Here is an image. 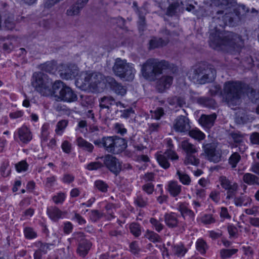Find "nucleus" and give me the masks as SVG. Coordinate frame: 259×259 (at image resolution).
Here are the masks:
<instances>
[{
  "instance_id": "nucleus-28",
  "label": "nucleus",
  "mask_w": 259,
  "mask_h": 259,
  "mask_svg": "<svg viewBox=\"0 0 259 259\" xmlns=\"http://www.w3.org/2000/svg\"><path fill=\"white\" fill-rule=\"evenodd\" d=\"M164 221L166 225L171 228L178 226L179 221L175 213H166L164 215Z\"/></svg>"
},
{
  "instance_id": "nucleus-38",
  "label": "nucleus",
  "mask_w": 259,
  "mask_h": 259,
  "mask_svg": "<svg viewBox=\"0 0 259 259\" xmlns=\"http://www.w3.org/2000/svg\"><path fill=\"white\" fill-rule=\"evenodd\" d=\"M177 175L179 177V179L180 181L183 184L185 185H189L191 183V178L187 174L180 171V170H178L177 172Z\"/></svg>"
},
{
  "instance_id": "nucleus-21",
  "label": "nucleus",
  "mask_w": 259,
  "mask_h": 259,
  "mask_svg": "<svg viewBox=\"0 0 259 259\" xmlns=\"http://www.w3.org/2000/svg\"><path fill=\"white\" fill-rule=\"evenodd\" d=\"M173 81V77L169 75L162 76L157 82L156 88L159 92L162 93L169 89Z\"/></svg>"
},
{
  "instance_id": "nucleus-7",
  "label": "nucleus",
  "mask_w": 259,
  "mask_h": 259,
  "mask_svg": "<svg viewBox=\"0 0 259 259\" xmlns=\"http://www.w3.org/2000/svg\"><path fill=\"white\" fill-rule=\"evenodd\" d=\"M114 74L127 81L134 79L136 70L132 64L127 63L125 60L117 58L113 67Z\"/></svg>"
},
{
  "instance_id": "nucleus-33",
  "label": "nucleus",
  "mask_w": 259,
  "mask_h": 259,
  "mask_svg": "<svg viewBox=\"0 0 259 259\" xmlns=\"http://www.w3.org/2000/svg\"><path fill=\"white\" fill-rule=\"evenodd\" d=\"M77 144L78 147L90 153L92 152L94 149V146L92 144L88 142L81 137L77 138Z\"/></svg>"
},
{
  "instance_id": "nucleus-37",
  "label": "nucleus",
  "mask_w": 259,
  "mask_h": 259,
  "mask_svg": "<svg viewBox=\"0 0 259 259\" xmlns=\"http://www.w3.org/2000/svg\"><path fill=\"white\" fill-rule=\"evenodd\" d=\"M147 6L148 3H145L142 7L138 8L137 3L135 2L133 3L134 10L138 14L139 17H140L141 16L145 17V15L148 13Z\"/></svg>"
},
{
  "instance_id": "nucleus-4",
  "label": "nucleus",
  "mask_w": 259,
  "mask_h": 259,
  "mask_svg": "<svg viewBox=\"0 0 259 259\" xmlns=\"http://www.w3.org/2000/svg\"><path fill=\"white\" fill-rule=\"evenodd\" d=\"M168 66V63L164 60L149 59L142 65L141 72L145 78L154 80L158 75L162 74L163 69H166Z\"/></svg>"
},
{
  "instance_id": "nucleus-25",
  "label": "nucleus",
  "mask_w": 259,
  "mask_h": 259,
  "mask_svg": "<svg viewBox=\"0 0 259 259\" xmlns=\"http://www.w3.org/2000/svg\"><path fill=\"white\" fill-rule=\"evenodd\" d=\"M113 146L112 153L117 154L126 148V143L124 139L115 136L114 137Z\"/></svg>"
},
{
  "instance_id": "nucleus-29",
  "label": "nucleus",
  "mask_w": 259,
  "mask_h": 259,
  "mask_svg": "<svg viewBox=\"0 0 259 259\" xmlns=\"http://www.w3.org/2000/svg\"><path fill=\"white\" fill-rule=\"evenodd\" d=\"M18 134L20 140L23 143H28L32 139L31 133L26 126L20 128L18 131Z\"/></svg>"
},
{
  "instance_id": "nucleus-51",
  "label": "nucleus",
  "mask_w": 259,
  "mask_h": 259,
  "mask_svg": "<svg viewBox=\"0 0 259 259\" xmlns=\"http://www.w3.org/2000/svg\"><path fill=\"white\" fill-rule=\"evenodd\" d=\"M150 222L158 232H160L163 229V225L159 221L154 218H151Z\"/></svg>"
},
{
  "instance_id": "nucleus-17",
  "label": "nucleus",
  "mask_w": 259,
  "mask_h": 259,
  "mask_svg": "<svg viewBox=\"0 0 259 259\" xmlns=\"http://www.w3.org/2000/svg\"><path fill=\"white\" fill-rule=\"evenodd\" d=\"M75 238L79 242L77 249V253L79 256L84 257L88 253L92 244V243L84 239V235L82 233L79 232L74 234Z\"/></svg>"
},
{
  "instance_id": "nucleus-52",
  "label": "nucleus",
  "mask_w": 259,
  "mask_h": 259,
  "mask_svg": "<svg viewBox=\"0 0 259 259\" xmlns=\"http://www.w3.org/2000/svg\"><path fill=\"white\" fill-rule=\"evenodd\" d=\"M231 136L234 142L233 144H238L244 141L243 135L239 133H232Z\"/></svg>"
},
{
  "instance_id": "nucleus-57",
  "label": "nucleus",
  "mask_w": 259,
  "mask_h": 259,
  "mask_svg": "<svg viewBox=\"0 0 259 259\" xmlns=\"http://www.w3.org/2000/svg\"><path fill=\"white\" fill-rule=\"evenodd\" d=\"M152 112V118L155 119H159L164 114V111L162 108H158L153 112Z\"/></svg>"
},
{
  "instance_id": "nucleus-27",
  "label": "nucleus",
  "mask_w": 259,
  "mask_h": 259,
  "mask_svg": "<svg viewBox=\"0 0 259 259\" xmlns=\"http://www.w3.org/2000/svg\"><path fill=\"white\" fill-rule=\"evenodd\" d=\"M168 41V38L162 39V38H157L156 37H153L149 41V49H154L155 48L162 47L166 46Z\"/></svg>"
},
{
  "instance_id": "nucleus-32",
  "label": "nucleus",
  "mask_w": 259,
  "mask_h": 259,
  "mask_svg": "<svg viewBox=\"0 0 259 259\" xmlns=\"http://www.w3.org/2000/svg\"><path fill=\"white\" fill-rule=\"evenodd\" d=\"M244 182L249 185L259 186V178L250 173H246L243 177Z\"/></svg>"
},
{
  "instance_id": "nucleus-8",
  "label": "nucleus",
  "mask_w": 259,
  "mask_h": 259,
  "mask_svg": "<svg viewBox=\"0 0 259 259\" xmlns=\"http://www.w3.org/2000/svg\"><path fill=\"white\" fill-rule=\"evenodd\" d=\"M100 110L99 114L104 120L110 119L111 118L112 107L116 105L124 108V104L120 101H116L113 97L110 96H105L99 99Z\"/></svg>"
},
{
  "instance_id": "nucleus-39",
  "label": "nucleus",
  "mask_w": 259,
  "mask_h": 259,
  "mask_svg": "<svg viewBox=\"0 0 259 259\" xmlns=\"http://www.w3.org/2000/svg\"><path fill=\"white\" fill-rule=\"evenodd\" d=\"M241 160V156L237 152H234L229 157V163L232 168L236 167L237 163Z\"/></svg>"
},
{
  "instance_id": "nucleus-45",
  "label": "nucleus",
  "mask_w": 259,
  "mask_h": 259,
  "mask_svg": "<svg viewBox=\"0 0 259 259\" xmlns=\"http://www.w3.org/2000/svg\"><path fill=\"white\" fill-rule=\"evenodd\" d=\"M104 216V214L97 210H92L90 213V219L93 222H97Z\"/></svg>"
},
{
  "instance_id": "nucleus-64",
  "label": "nucleus",
  "mask_w": 259,
  "mask_h": 259,
  "mask_svg": "<svg viewBox=\"0 0 259 259\" xmlns=\"http://www.w3.org/2000/svg\"><path fill=\"white\" fill-rule=\"evenodd\" d=\"M250 139L251 142L253 144H259V133H252L250 137Z\"/></svg>"
},
{
  "instance_id": "nucleus-30",
  "label": "nucleus",
  "mask_w": 259,
  "mask_h": 259,
  "mask_svg": "<svg viewBox=\"0 0 259 259\" xmlns=\"http://www.w3.org/2000/svg\"><path fill=\"white\" fill-rule=\"evenodd\" d=\"M181 186L177 182L170 181L168 183L167 190L171 195L176 197L181 193Z\"/></svg>"
},
{
  "instance_id": "nucleus-23",
  "label": "nucleus",
  "mask_w": 259,
  "mask_h": 259,
  "mask_svg": "<svg viewBox=\"0 0 259 259\" xmlns=\"http://www.w3.org/2000/svg\"><path fill=\"white\" fill-rule=\"evenodd\" d=\"M47 214L53 221L57 222L64 217L67 212L62 211L56 206H50L47 208Z\"/></svg>"
},
{
  "instance_id": "nucleus-11",
  "label": "nucleus",
  "mask_w": 259,
  "mask_h": 259,
  "mask_svg": "<svg viewBox=\"0 0 259 259\" xmlns=\"http://www.w3.org/2000/svg\"><path fill=\"white\" fill-rule=\"evenodd\" d=\"M249 9L248 8L246 7L244 5H239L237 9L234 10V11L232 12V16H226L225 19L220 21L221 25H225L226 24L227 20L229 22L236 23V25L243 18L244 16H245L247 13H249Z\"/></svg>"
},
{
  "instance_id": "nucleus-63",
  "label": "nucleus",
  "mask_w": 259,
  "mask_h": 259,
  "mask_svg": "<svg viewBox=\"0 0 259 259\" xmlns=\"http://www.w3.org/2000/svg\"><path fill=\"white\" fill-rule=\"evenodd\" d=\"M73 229V225L70 222H66L64 224L63 231L65 234L70 233Z\"/></svg>"
},
{
  "instance_id": "nucleus-42",
  "label": "nucleus",
  "mask_w": 259,
  "mask_h": 259,
  "mask_svg": "<svg viewBox=\"0 0 259 259\" xmlns=\"http://www.w3.org/2000/svg\"><path fill=\"white\" fill-rule=\"evenodd\" d=\"M130 230L132 234L136 237H139L141 234V227L136 223H133L130 225Z\"/></svg>"
},
{
  "instance_id": "nucleus-44",
  "label": "nucleus",
  "mask_w": 259,
  "mask_h": 259,
  "mask_svg": "<svg viewBox=\"0 0 259 259\" xmlns=\"http://www.w3.org/2000/svg\"><path fill=\"white\" fill-rule=\"evenodd\" d=\"M238 251L237 249H223L220 250V256L223 258L230 257L232 255L235 254Z\"/></svg>"
},
{
  "instance_id": "nucleus-31",
  "label": "nucleus",
  "mask_w": 259,
  "mask_h": 259,
  "mask_svg": "<svg viewBox=\"0 0 259 259\" xmlns=\"http://www.w3.org/2000/svg\"><path fill=\"white\" fill-rule=\"evenodd\" d=\"M234 201V204L237 206H241L242 205L247 206L250 204L251 199L246 195H243L242 194L241 196L235 197Z\"/></svg>"
},
{
  "instance_id": "nucleus-36",
  "label": "nucleus",
  "mask_w": 259,
  "mask_h": 259,
  "mask_svg": "<svg viewBox=\"0 0 259 259\" xmlns=\"http://www.w3.org/2000/svg\"><path fill=\"white\" fill-rule=\"evenodd\" d=\"M187 249L182 244L175 245L172 246V252L178 257L183 256Z\"/></svg>"
},
{
  "instance_id": "nucleus-16",
  "label": "nucleus",
  "mask_w": 259,
  "mask_h": 259,
  "mask_svg": "<svg viewBox=\"0 0 259 259\" xmlns=\"http://www.w3.org/2000/svg\"><path fill=\"white\" fill-rule=\"evenodd\" d=\"M179 158L177 153L171 149H167L165 152L162 154H157L156 155V159L159 165L164 169L169 167L170 163L168 159L171 160H178Z\"/></svg>"
},
{
  "instance_id": "nucleus-20",
  "label": "nucleus",
  "mask_w": 259,
  "mask_h": 259,
  "mask_svg": "<svg viewBox=\"0 0 259 259\" xmlns=\"http://www.w3.org/2000/svg\"><path fill=\"white\" fill-rule=\"evenodd\" d=\"M114 137H105L102 139H98L94 141L95 145L99 147H103L109 153H112Z\"/></svg>"
},
{
  "instance_id": "nucleus-1",
  "label": "nucleus",
  "mask_w": 259,
  "mask_h": 259,
  "mask_svg": "<svg viewBox=\"0 0 259 259\" xmlns=\"http://www.w3.org/2000/svg\"><path fill=\"white\" fill-rule=\"evenodd\" d=\"M232 0H214L215 8L213 16L209 25V44L210 47L215 50L235 49L240 48L243 45L241 36L232 31H226L224 28L226 25L234 26L236 23L227 20L225 25H221L220 21L227 17L232 16L230 5Z\"/></svg>"
},
{
  "instance_id": "nucleus-60",
  "label": "nucleus",
  "mask_w": 259,
  "mask_h": 259,
  "mask_svg": "<svg viewBox=\"0 0 259 259\" xmlns=\"http://www.w3.org/2000/svg\"><path fill=\"white\" fill-rule=\"evenodd\" d=\"M160 128V123L154 122L148 123V130L150 132H158Z\"/></svg>"
},
{
  "instance_id": "nucleus-9",
  "label": "nucleus",
  "mask_w": 259,
  "mask_h": 259,
  "mask_svg": "<svg viewBox=\"0 0 259 259\" xmlns=\"http://www.w3.org/2000/svg\"><path fill=\"white\" fill-rule=\"evenodd\" d=\"M181 146L186 153L184 164L185 165H198L200 162V160L197 157L198 148L195 145L192 144L187 141H183Z\"/></svg>"
},
{
  "instance_id": "nucleus-47",
  "label": "nucleus",
  "mask_w": 259,
  "mask_h": 259,
  "mask_svg": "<svg viewBox=\"0 0 259 259\" xmlns=\"http://www.w3.org/2000/svg\"><path fill=\"white\" fill-rule=\"evenodd\" d=\"M95 186L99 191L106 192L108 187V185L102 180H97L95 182Z\"/></svg>"
},
{
  "instance_id": "nucleus-58",
  "label": "nucleus",
  "mask_w": 259,
  "mask_h": 259,
  "mask_svg": "<svg viewBox=\"0 0 259 259\" xmlns=\"http://www.w3.org/2000/svg\"><path fill=\"white\" fill-rule=\"evenodd\" d=\"M24 234L25 237L28 239H32L36 237V233L30 228H25Z\"/></svg>"
},
{
  "instance_id": "nucleus-13",
  "label": "nucleus",
  "mask_w": 259,
  "mask_h": 259,
  "mask_svg": "<svg viewBox=\"0 0 259 259\" xmlns=\"http://www.w3.org/2000/svg\"><path fill=\"white\" fill-rule=\"evenodd\" d=\"M105 166L111 172L117 176L121 170V163L115 156L107 154L100 158Z\"/></svg>"
},
{
  "instance_id": "nucleus-55",
  "label": "nucleus",
  "mask_w": 259,
  "mask_h": 259,
  "mask_svg": "<svg viewBox=\"0 0 259 259\" xmlns=\"http://www.w3.org/2000/svg\"><path fill=\"white\" fill-rule=\"evenodd\" d=\"M27 167V163L25 161H21L15 164L16 169L19 172L26 171Z\"/></svg>"
},
{
  "instance_id": "nucleus-5",
  "label": "nucleus",
  "mask_w": 259,
  "mask_h": 259,
  "mask_svg": "<svg viewBox=\"0 0 259 259\" xmlns=\"http://www.w3.org/2000/svg\"><path fill=\"white\" fill-rule=\"evenodd\" d=\"M31 84L41 95L52 96L53 84L48 75L41 72H34L32 77Z\"/></svg>"
},
{
  "instance_id": "nucleus-3",
  "label": "nucleus",
  "mask_w": 259,
  "mask_h": 259,
  "mask_svg": "<svg viewBox=\"0 0 259 259\" xmlns=\"http://www.w3.org/2000/svg\"><path fill=\"white\" fill-rule=\"evenodd\" d=\"M244 91L242 83L239 81L226 82L223 88V99L230 107L239 105Z\"/></svg>"
},
{
  "instance_id": "nucleus-40",
  "label": "nucleus",
  "mask_w": 259,
  "mask_h": 259,
  "mask_svg": "<svg viewBox=\"0 0 259 259\" xmlns=\"http://www.w3.org/2000/svg\"><path fill=\"white\" fill-rule=\"evenodd\" d=\"M145 236L153 242H159L161 241V237L160 236L152 231L147 230L146 232Z\"/></svg>"
},
{
  "instance_id": "nucleus-19",
  "label": "nucleus",
  "mask_w": 259,
  "mask_h": 259,
  "mask_svg": "<svg viewBox=\"0 0 259 259\" xmlns=\"http://www.w3.org/2000/svg\"><path fill=\"white\" fill-rule=\"evenodd\" d=\"M174 128L179 132H186L190 129L189 119L183 115L178 116L175 120Z\"/></svg>"
},
{
  "instance_id": "nucleus-41",
  "label": "nucleus",
  "mask_w": 259,
  "mask_h": 259,
  "mask_svg": "<svg viewBox=\"0 0 259 259\" xmlns=\"http://www.w3.org/2000/svg\"><path fill=\"white\" fill-rule=\"evenodd\" d=\"M189 136L198 140H202L205 137V135L198 129H192L188 131Z\"/></svg>"
},
{
  "instance_id": "nucleus-49",
  "label": "nucleus",
  "mask_w": 259,
  "mask_h": 259,
  "mask_svg": "<svg viewBox=\"0 0 259 259\" xmlns=\"http://www.w3.org/2000/svg\"><path fill=\"white\" fill-rule=\"evenodd\" d=\"M103 166L104 165L102 163L99 161H95L89 163L87 165L86 168L89 170H97L99 168L103 167Z\"/></svg>"
},
{
  "instance_id": "nucleus-14",
  "label": "nucleus",
  "mask_w": 259,
  "mask_h": 259,
  "mask_svg": "<svg viewBox=\"0 0 259 259\" xmlns=\"http://www.w3.org/2000/svg\"><path fill=\"white\" fill-rule=\"evenodd\" d=\"M219 181L222 188L227 191L226 199H230L234 198L238 189V184L230 181L225 176H221Z\"/></svg>"
},
{
  "instance_id": "nucleus-2",
  "label": "nucleus",
  "mask_w": 259,
  "mask_h": 259,
  "mask_svg": "<svg viewBox=\"0 0 259 259\" xmlns=\"http://www.w3.org/2000/svg\"><path fill=\"white\" fill-rule=\"evenodd\" d=\"M216 71L210 65L200 63L192 67L188 72L189 78L198 84H204L213 80Z\"/></svg>"
},
{
  "instance_id": "nucleus-56",
  "label": "nucleus",
  "mask_w": 259,
  "mask_h": 259,
  "mask_svg": "<svg viewBox=\"0 0 259 259\" xmlns=\"http://www.w3.org/2000/svg\"><path fill=\"white\" fill-rule=\"evenodd\" d=\"M179 6L178 3H174L170 4L167 8L166 14L168 16H173L176 12V9Z\"/></svg>"
},
{
  "instance_id": "nucleus-6",
  "label": "nucleus",
  "mask_w": 259,
  "mask_h": 259,
  "mask_svg": "<svg viewBox=\"0 0 259 259\" xmlns=\"http://www.w3.org/2000/svg\"><path fill=\"white\" fill-rule=\"evenodd\" d=\"M52 96L57 100L66 102H73L77 100V96L71 88L66 85L63 81L57 80L52 85Z\"/></svg>"
},
{
  "instance_id": "nucleus-35",
  "label": "nucleus",
  "mask_w": 259,
  "mask_h": 259,
  "mask_svg": "<svg viewBox=\"0 0 259 259\" xmlns=\"http://www.w3.org/2000/svg\"><path fill=\"white\" fill-rule=\"evenodd\" d=\"M197 102L199 104L207 107H213L215 104L213 99L208 97H199L197 99Z\"/></svg>"
},
{
  "instance_id": "nucleus-48",
  "label": "nucleus",
  "mask_w": 259,
  "mask_h": 259,
  "mask_svg": "<svg viewBox=\"0 0 259 259\" xmlns=\"http://www.w3.org/2000/svg\"><path fill=\"white\" fill-rule=\"evenodd\" d=\"M37 245L39 247V248L37 250H38L40 252L45 254H46L48 251L50 249V246L52 245V244L45 243H42L41 241H38L37 243Z\"/></svg>"
},
{
  "instance_id": "nucleus-50",
  "label": "nucleus",
  "mask_w": 259,
  "mask_h": 259,
  "mask_svg": "<svg viewBox=\"0 0 259 259\" xmlns=\"http://www.w3.org/2000/svg\"><path fill=\"white\" fill-rule=\"evenodd\" d=\"M243 65L246 68H250L253 65H254V61L251 56H247L243 59L242 62Z\"/></svg>"
},
{
  "instance_id": "nucleus-22",
  "label": "nucleus",
  "mask_w": 259,
  "mask_h": 259,
  "mask_svg": "<svg viewBox=\"0 0 259 259\" xmlns=\"http://www.w3.org/2000/svg\"><path fill=\"white\" fill-rule=\"evenodd\" d=\"M107 81L109 84L111 90L117 95L124 96L126 93V88L120 83H118L113 78L108 77Z\"/></svg>"
},
{
  "instance_id": "nucleus-26",
  "label": "nucleus",
  "mask_w": 259,
  "mask_h": 259,
  "mask_svg": "<svg viewBox=\"0 0 259 259\" xmlns=\"http://www.w3.org/2000/svg\"><path fill=\"white\" fill-rule=\"evenodd\" d=\"M178 209L180 211L181 215L184 219L188 217L190 220H194L195 217L194 212L187 207L184 203H179L178 204Z\"/></svg>"
},
{
  "instance_id": "nucleus-18",
  "label": "nucleus",
  "mask_w": 259,
  "mask_h": 259,
  "mask_svg": "<svg viewBox=\"0 0 259 259\" xmlns=\"http://www.w3.org/2000/svg\"><path fill=\"white\" fill-rule=\"evenodd\" d=\"M89 0H77L66 10V14L68 16H79L81 11L86 6Z\"/></svg>"
},
{
  "instance_id": "nucleus-34",
  "label": "nucleus",
  "mask_w": 259,
  "mask_h": 259,
  "mask_svg": "<svg viewBox=\"0 0 259 259\" xmlns=\"http://www.w3.org/2000/svg\"><path fill=\"white\" fill-rule=\"evenodd\" d=\"M134 203L139 207H145L148 204V199L145 194H139L135 198Z\"/></svg>"
},
{
  "instance_id": "nucleus-59",
  "label": "nucleus",
  "mask_w": 259,
  "mask_h": 259,
  "mask_svg": "<svg viewBox=\"0 0 259 259\" xmlns=\"http://www.w3.org/2000/svg\"><path fill=\"white\" fill-rule=\"evenodd\" d=\"M65 196L63 193H59L53 197V200L56 204L62 203L65 200Z\"/></svg>"
},
{
  "instance_id": "nucleus-43",
  "label": "nucleus",
  "mask_w": 259,
  "mask_h": 259,
  "mask_svg": "<svg viewBox=\"0 0 259 259\" xmlns=\"http://www.w3.org/2000/svg\"><path fill=\"white\" fill-rule=\"evenodd\" d=\"M68 121L66 120H62L59 121L56 125L55 130L56 133L58 135H61L64 132V130L67 126Z\"/></svg>"
},
{
  "instance_id": "nucleus-54",
  "label": "nucleus",
  "mask_w": 259,
  "mask_h": 259,
  "mask_svg": "<svg viewBox=\"0 0 259 259\" xmlns=\"http://www.w3.org/2000/svg\"><path fill=\"white\" fill-rule=\"evenodd\" d=\"M142 190L147 194L150 195L154 190V186L151 183H147L142 186Z\"/></svg>"
},
{
  "instance_id": "nucleus-53",
  "label": "nucleus",
  "mask_w": 259,
  "mask_h": 259,
  "mask_svg": "<svg viewBox=\"0 0 259 259\" xmlns=\"http://www.w3.org/2000/svg\"><path fill=\"white\" fill-rule=\"evenodd\" d=\"M130 250L132 253L134 254H138L140 252L141 249L139 246L137 241H133L130 243Z\"/></svg>"
},
{
  "instance_id": "nucleus-61",
  "label": "nucleus",
  "mask_w": 259,
  "mask_h": 259,
  "mask_svg": "<svg viewBox=\"0 0 259 259\" xmlns=\"http://www.w3.org/2000/svg\"><path fill=\"white\" fill-rule=\"evenodd\" d=\"M247 95L252 101H255L259 98V94H256L255 90L252 88L248 89Z\"/></svg>"
},
{
  "instance_id": "nucleus-62",
  "label": "nucleus",
  "mask_w": 259,
  "mask_h": 259,
  "mask_svg": "<svg viewBox=\"0 0 259 259\" xmlns=\"http://www.w3.org/2000/svg\"><path fill=\"white\" fill-rule=\"evenodd\" d=\"M115 205L112 203H109L106 205L105 206V209L107 210V213L110 215L111 218H114V216L113 215L114 211L113 209H115Z\"/></svg>"
},
{
  "instance_id": "nucleus-12",
  "label": "nucleus",
  "mask_w": 259,
  "mask_h": 259,
  "mask_svg": "<svg viewBox=\"0 0 259 259\" xmlns=\"http://www.w3.org/2000/svg\"><path fill=\"white\" fill-rule=\"evenodd\" d=\"M203 148L208 160L215 163L218 162L221 160L222 151L217 148V143L204 144Z\"/></svg>"
},
{
  "instance_id": "nucleus-15",
  "label": "nucleus",
  "mask_w": 259,
  "mask_h": 259,
  "mask_svg": "<svg viewBox=\"0 0 259 259\" xmlns=\"http://www.w3.org/2000/svg\"><path fill=\"white\" fill-rule=\"evenodd\" d=\"M58 73L60 76L64 79H72L78 76L79 71L77 66H68L61 64L59 66Z\"/></svg>"
},
{
  "instance_id": "nucleus-46",
  "label": "nucleus",
  "mask_w": 259,
  "mask_h": 259,
  "mask_svg": "<svg viewBox=\"0 0 259 259\" xmlns=\"http://www.w3.org/2000/svg\"><path fill=\"white\" fill-rule=\"evenodd\" d=\"M196 248L201 254H204L207 248L206 242L202 239H198L196 242Z\"/></svg>"
},
{
  "instance_id": "nucleus-24",
  "label": "nucleus",
  "mask_w": 259,
  "mask_h": 259,
  "mask_svg": "<svg viewBox=\"0 0 259 259\" xmlns=\"http://www.w3.org/2000/svg\"><path fill=\"white\" fill-rule=\"evenodd\" d=\"M217 117L215 113L210 115L202 114L199 119V122L204 127L210 128L213 125Z\"/></svg>"
},
{
  "instance_id": "nucleus-10",
  "label": "nucleus",
  "mask_w": 259,
  "mask_h": 259,
  "mask_svg": "<svg viewBox=\"0 0 259 259\" xmlns=\"http://www.w3.org/2000/svg\"><path fill=\"white\" fill-rule=\"evenodd\" d=\"M81 76L84 77V82H82V83L84 84L88 83L95 89L99 90L100 88L102 89L104 85V76L100 73L93 72L87 74L81 72Z\"/></svg>"
}]
</instances>
